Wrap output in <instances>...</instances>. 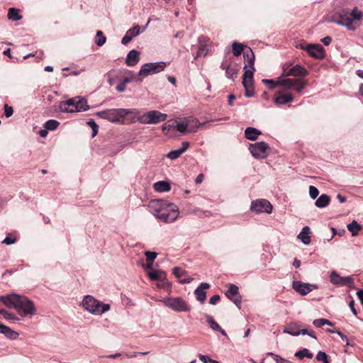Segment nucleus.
Listing matches in <instances>:
<instances>
[{
    "mask_svg": "<svg viewBox=\"0 0 363 363\" xmlns=\"http://www.w3.org/2000/svg\"><path fill=\"white\" fill-rule=\"evenodd\" d=\"M148 209L157 219L167 223L174 222L180 214L176 204L164 200H151L148 203Z\"/></svg>",
    "mask_w": 363,
    "mask_h": 363,
    "instance_id": "f257e3e1",
    "label": "nucleus"
},
{
    "mask_svg": "<svg viewBox=\"0 0 363 363\" xmlns=\"http://www.w3.org/2000/svg\"><path fill=\"white\" fill-rule=\"evenodd\" d=\"M0 301L6 306L13 308L21 317L36 314V308L33 301L25 296L11 294L0 296Z\"/></svg>",
    "mask_w": 363,
    "mask_h": 363,
    "instance_id": "f03ea898",
    "label": "nucleus"
},
{
    "mask_svg": "<svg viewBox=\"0 0 363 363\" xmlns=\"http://www.w3.org/2000/svg\"><path fill=\"white\" fill-rule=\"evenodd\" d=\"M245 65L243 69L245 73L242 76V85L245 89V96L251 97L254 95L253 89V75L255 71V55L251 49L244 52Z\"/></svg>",
    "mask_w": 363,
    "mask_h": 363,
    "instance_id": "7ed1b4c3",
    "label": "nucleus"
},
{
    "mask_svg": "<svg viewBox=\"0 0 363 363\" xmlns=\"http://www.w3.org/2000/svg\"><path fill=\"white\" fill-rule=\"evenodd\" d=\"M363 14L362 12L357 7L354 8L352 11L348 9H342L338 13L339 19H332V21L337 25L346 27L350 30H354L357 28L355 22L359 21Z\"/></svg>",
    "mask_w": 363,
    "mask_h": 363,
    "instance_id": "20e7f679",
    "label": "nucleus"
},
{
    "mask_svg": "<svg viewBox=\"0 0 363 363\" xmlns=\"http://www.w3.org/2000/svg\"><path fill=\"white\" fill-rule=\"evenodd\" d=\"M82 306L84 310L94 315H101L108 311L111 308L109 304L104 303L90 295H86L84 297Z\"/></svg>",
    "mask_w": 363,
    "mask_h": 363,
    "instance_id": "39448f33",
    "label": "nucleus"
},
{
    "mask_svg": "<svg viewBox=\"0 0 363 363\" xmlns=\"http://www.w3.org/2000/svg\"><path fill=\"white\" fill-rule=\"evenodd\" d=\"M59 108L62 112L74 113L85 111L88 110L89 106L84 98L76 96L65 101H62L59 105Z\"/></svg>",
    "mask_w": 363,
    "mask_h": 363,
    "instance_id": "423d86ee",
    "label": "nucleus"
},
{
    "mask_svg": "<svg viewBox=\"0 0 363 363\" xmlns=\"http://www.w3.org/2000/svg\"><path fill=\"white\" fill-rule=\"evenodd\" d=\"M167 308L177 313H187L191 309L189 303L180 296H169L160 300Z\"/></svg>",
    "mask_w": 363,
    "mask_h": 363,
    "instance_id": "0eeeda50",
    "label": "nucleus"
},
{
    "mask_svg": "<svg viewBox=\"0 0 363 363\" xmlns=\"http://www.w3.org/2000/svg\"><path fill=\"white\" fill-rule=\"evenodd\" d=\"M167 66L165 62H149L144 64L140 67V69L138 74L140 78L138 81H142L143 78L148 75L155 74L163 71Z\"/></svg>",
    "mask_w": 363,
    "mask_h": 363,
    "instance_id": "6e6552de",
    "label": "nucleus"
},
{
    "mask_svg": "<svg viewBox=\"0 0 363 363\" xmlns=\"http://www.w3.org/2000/svg\"><path fill=\"white\" fill-rule=\"evenodd\" d=\"M126 113L127 111H125L124 108H111L99 111L97 115L112 123H124Z\"/></svg>",
    "mask_w": 363,
    "mask_h": 363,
    "instance_id": "1a4fd4ad",
    "label": "nucleus"
},
{
    "mask_svg": "<svg viewBox=\"0 0 363 363\" xmlns=\"http://www.w3.org/2000/svg\"><path fill=\"white\" fill-rule=\"evenodd\" d=\"M167 118L166 113L157 110H152L145 112L139 118V123L141 124H157L165 121Z\"/></svg>",
    "mask_w": 363,
    "mask_h": 363,
    "instance_id": "9d476101",
    "label": "nucleus"
},
{
    "mask_svg": "<svg viewBox=\"0 0 363 363\" xmlns=\"http://www.w3.org/2000/svg\"><path fill=\"white\" fill-rule=\"evenodd\" d=\"M280 86L286 89H294L300 93L306 86V81L298 78L282 77V74L279 77Z\"/></svg>",
    "mask_w": 363,
    "mask_h": 363,
    "instance_id": "9b49d317",
    "label": "nucleus"
},
{
    "mask_svg": "<svg viewBox=\"0 0 363 363\" xmlns=\"http://www.w3.org/2000/svg\"><path fill=\"white\" fill-rule=\"evenodd\" d=\"M296 47L306 50L312 57L323 59L325 57L324 49L320 44H308L301 41Z\"/></svg>",
    "mask_w": 363,
    "mask_h": 363,
    "instance_id": "f8f14e48",
    "label": "nucleus"
},
{
    "mask_svg": "<svg viewBox=\"0 0 363 363\" xmlns=\"http://www.w3.org/2000/svg\"><path fill=\"white\" fill-rule=\"evenodd\" d=\"M272 209L270 202L263 199L252 201L250 206V211L255 213H271Z\"/></svg>",
    "mask_w": 363,
    "mask_h": 363,
    "instance_id": "ddd939ff",
    "label": "nucleus"
},
{
    "mask_svg": "<svg viewBox=\"0 0 363 363\" xmlns=\"http://www.w3.org/2000/svg\"><path fill=\"white\" fill-rule=\"evenodd\" d=\"M269 147L264 142H258L249 145V150L252 155L255 158L264 159L268 155L267 150Z\"/></svg>",
    "mask_w": 363,
    "mask_h": 363,
    "instance_id": "4468645a",
    "label": "nucleus"
},
{
    "mask_svg": "<svg viewBox=\"0 0 363 363\" xmlns=\"http://www.w3.org/2000/svg\"><path fill=\"white\" fill-rule=\"evenodd\" d=\"M330 282L337 286H347L354 287V279L351 277H341L336 271L333 270L330 274Z\"/></svg>",
    "mask_w": 363,
    "mask_h": 363,
    "instance_id": "2eb2a0df",
    "label": "nucleus"
},
{
    "mask_svg": "<svg viewBox=\"0 0 363 363\" xmlns=\"http://www.w3.org/2000/svg\"><path fill=\"white\" fill-rule=\"evenodd\" d=\"M308 72L306 69L300 65H296L289 69L286 67V65L283 67L282 77L292 76L301 79L308 76Z\"/></svg>",
    "mask_w": 363,
    "mask_h": 363,
    "instance_id": "dca6fc26",
    "label": "nucleus"
},
{
    "mask_svg": "<svg viewBox=\"0 0 363 363\" xmlns=\"http://www.w3.org/2000/svg\"><path fill=\"white\" fill-rule=\"evenodd\" d=\"M284 333L289 334L293 336H298L299 335H308L310 337L316 339L313 330L308 331L307 329H301L298 324L293 323L289 324L284 330Z\"/></svg>",
    "mask_w": 363,
    "mask_h": 363,
    "instance_id": "f3484780",
    "label": "nucleus"
},
{
    "mask_svg": "<svg viewBox=\"0 0 363 363\" xmlns=\"http://www.w3.org/2000/svg\"><path fill=\"white\" fill-rule=\"evenodd\" d=\"M292 288L301 296H305L317 289V286L308 283H303L300 281H294L292 282Z\"/></svg>",
    "mask_w": 363,
    "mask_h": 363,
    "instance_id": "a211bd4d",
    "label": "nucleus"
},
{
    "mask_svg": "<svg viewBox=\"0 0 363 363\" xmlns=\"http://www.w3.org/2000/svg\"><path fill=\"white\" fill-rule=\"evenodd\" d=\"M225 295L238 308H240L241 296L239 294V289L236 285L233 284H229V287Z\"/></svg>",
    "mask_w": 363,
    "mask_h": 363,
    "instance_id": "6ab92c4d",
    "label": "nucleus"
},
{
    "mask_svg": "<svg viewBox=\"0 0 363 363\" xmlns=\"http://www.w3.org/2000/svg\"><path fill=\"white\" fill-rule=\"evenodd\" d=\"M141 33V26L136 25L133 28L128 29L123 38L121 40L123 45H127L130 43L135 37L139 35Z\"/></svg>",
    "mask_w": 363,
    "mask_h": 363,
    "instance_id": "aec40b11",
    "label": "nucleus"
},
{
    "mask_svg": "<svg viewBox=\"0 0 363 363\" xmlns=\"http://www.w3.org/2000/svg\"><path fill=\"white\" fill-rule=\"evenodd\" d=\"M189 147V143L187 141H184L182 143V147L177 150H171L167 157L170 160H174L179 158L183 153H184Z\"/></svg>",
    "mask_w": 363,
    "mask_h": 363,
    "instance_id": "412c9836",
    "label": "nucleus"
},
{
    "mask_svg": "<svg viewBox=\"0 0 363 363\" xmlns=\"http://www.w3.org/2000/svg\"><path fill=\"white\" fill-rule=\"evenodd\" d=\"M294 97L291 93L280 91L276 94L274 101L277 104H286L288 102L292 101Z\"/></svg>",
    "mask_w": 363,
    "mask_h": 363,
    "instance_id": "4be33fe9",
    "label": "nucleus"
},
{
    "mask_svg": "<svg viewBox=\"0 0 363 363\" xmlns=\"http://www.w3.org/2000/svg\"><path fill=\"white\" fill-rule=\"evenodd\" d=\"M209 287L210 285L208 283L203 282L194 291L196 299L201 303H204L206 298V293L205 290L209 289Z\"/></svg>",
    "mask_w": 363,
    "mask_h": 363,
    "instance_id": "5701e85b",
    "label": "nucleus"
},
{
    "mask_svg": "<svg viewBox=\"0 0 363 363\" xmlns=\"http://www.w3.org/2000/svg\"><path fill=\"white\" fill-rule=\"evenodd\" d=\"M125 111H127L125 113V117H128V120H129L130 123H135L136 121L139 122V118L141 117V112L139 109L137 108H124Z\"/></svg>",
    "mask_w": 363,
    "mask_h": 363,
    "instance_id": "b1692460",
    "label": "nucleus"
},
{
    "mask_svg": "<svg viewBox=\"0 0 363 363\" xmlns=\"http://www.w3.org/2000/svg\"><path fill=\"white\" fill-rule=\"evenodd\" d=\"M140 53L138 51L135 50H130L128 54L127 55L125 62L128 66H135L138 64L139 62L140 57H139Z\"/></svg>",
    "mask_w": 363,
    "mask_h": 363,
    "instance_id": "393cba45",
    "label": "nucleus"
},
{
    "mask_svg": "<svg viewBox=\"0 0 363 363\" xmlns=\"http://www.w3.org/2000/svg\"><path fill=\"white\" fill-rule=\"evenodd\" d=\"M207 39L206 37L201 36L199 38V50L195 58H198L202 55H206L208 53V48L206 45Z\"/></svg>",
    "mask_w": 363,
    "mask_h": 363,
    "instance_id": "a878e982",
    "label": "nucleus"
},
{
    "mask_svg": "<svg viewBox=\"0 0 363 363\" xmlns=\"http://www.w3.org/2000/svg\"><path fill=\"white\" fill-rule=\"evenodd\" d=\"M310 234V228L308 226H304L297 238L301 240L304 245H309L311 241Z\"/></svg>",
    "mask_w": 363,
    "mask_h": 363,
    "instance_id": "bb28decb",
    "label": "nucleus"
},
{
    "mask_svg": "<svg viewBox=\"0 0 363 363\" xmlns=\"http://www.w3.org/2000/svg\"><path fill=\"white\" fill-rule=\"evenodd\" d=\"M0 334H4L6 337L11 340H15L18 337L17 332L3 324H0Z\"/></svg>",
    "mask_w": 363,
    "mask_h": 363,
    "instance_id": "cd10ccee",
    "label": "nucleus"
},
{
    "mask_svg": "<svg viewBox=\"0 0 363 363\" xmlns=\"http://www.w3.org/2000/svg\"><path fill=\"white\" fill-rule=\"evenodd\" d=\"M206 322L209 325L210 328L215 331L220 332L223 335L227 336V333L225 331L221 328L218 323H216L212 316L209 315H206Z\"/></svg>",
    "mask_w": 363,
    "mask_h": 363,
    "instance_id": "c85d7f7f",
    "label": "nucleus"
},
{
    "mask_svg": "<svg viewBox=\"0 0 363 363\" xmlns=\"http://www.w3.org/2000/svg\"><path fill=\"white\" fill-rule=\"evenodd\" d=\"M261 134L260 130L253 127H248L245 130V136L250 140H255Z\"/></svg>",
    "mask_w": 363,
    "mask_h": 363,
    "instance_id": "c756f323",
    "label": "nucleus"
},
{
    "mask_svg": "<svg viewBox=\"0 0 363 363\" xmlns=\"http://www.w3.org/2000/svg\"><path fill=\"white\" fill-rule=\"evenodd\" d=\"M186 123L188 124V133H196L199 126L203 124L201 123L197 119L192 118H186Z\"/></svg>",
    "mask_w": 363,
    "mask_h": 363,
    "instance_id": "7c9ffc66",
    "label": "nucleus"
},
{
    "mask_svg": "<svg viewBox=\"0 0 363 363\" xmlns=\"http://www.w3.org/2000/svg\"><path fill=\"white\" fill-rule=\"evenodd\" d=\"M154 189L157 192H168L171 187L169 184L166 181H160L154 184Z\"/></svg>",
    "mask_w": 363,
    "mask_h": 363,
    "instance_id": "2f4dec72",
    "label": "nucleus"
},
{
    "mask_svg": "<svg viewBox=\"0 0 363 363\" xmlns=\"http://www.w3.org/2000/svg\"><path fill=\"white\" fill-rule=\"evenodd\" d=\"M330 202V197L327 194H322L317 199L315 205L318 208H323L328 206Z\"/></svg>",
    "mask_w": 363,
    "mask_h": 363,
    "instance_id": "473e14b6",
    "label": "nucleus"
},
{
    "mask_svg": "<svg viewBox=\"0 0 363 363\" xmlns=\"http://www.w3.org/2000/svg\"><path fill=\"white\" fill-rule=\"evenodd\" d=\"M8 18L13 21L21 20L23 16L20 14V10L16 8H10L7 14Z\"/></svg>",
    "mask_w": 363,
    "mask_h": 363,
    "instance_id": "72a5a7b5",
    "label": "nucleus"
},
{
    "mask_svg": "<svg viewBox=\"0 0 363 363\" xmlns=\"http://www.w3.org/2000/svg\"><path fill=\"white\" fill-rule=\"evenodd\" d=\"M249 49L250 48L245 50V46L242 43L238 42H234L232 44L233 53L236 57L240 55L242 53L244 54V52Z\"/></svg>",
    "mask_w": 363,
    "mask_h": 363,
    "instance_id": "f704fd0d",
    "label": "nucleus"
},
{
    "mask_svg": "<svg viewBox=\"0 0 363 363\" xmlns=\"http://www.w3.org/2000/svg\"><path fill=\"white\" fill-rule=\"evenodd\" d=\"M148 276L152 280H157V281L166 277V272L163 270H153L148 273Z\"/></svg>",
    "mask_w": 363,
    "mask_h": 363,
    "instance_id": "c9c22d12",
    "label": "nucleus"
},
{
    "mask_svg": "<svg viewBox=\"0 0 363 363\" xmlns=\"http://www.w3.org/2000/svg\"><path fill=\"white\" fill-rule=\"evenodd\" d=\"M175 125V129L182 133H188V124L186 119L184 121H175L174 122Z\"/></svg>",
    "mask_w": 363,
    "mask_h": 363,
    "instance_id": "e433bc0d",
    "label": "nucleus"
},
{
    "mask_svg": "<svg viewBox=\"0 0 363 363\" xmlns=\"http://www.w3.org/2000/svg\"><path fill=\"white\" fill-rule=\"evenodd\" d=\"M347 229L352 236H356L361 230V225L356 220H353L347 225Z\"/></svg>",
    "mask_w": 363,
    "mask_h": 363,
    "instance_id": "4c0bfd02",
    "label": "nucleus"
},
{
    "mask_svg": "<svg viewBox=\"0 0 363 363\" xmlns=\"http://www.w3.org/2000/svg\"><path fill=\"white\" fill-rule=\"evenodd\" d=\"M223 69L225 70V75L229 79H233L237 76L238 70L230 66H225L222 65L220 67Z\"/></svg>",
    "mask_w": 363,
    "mask_h": 363,
    "instance_id": "58836bf2",
    "label": "nucleus"
},
{
    "mask_svg": "<svg viewBox=\"0 0 363 363\" xmlns=\"http://www.w3.org/2000/svg\"><path fill=\"white\" fill-rule=\"evenodd\" d=\"M294 356L296 357H298L299 359H303L304 357H307L308 359H311L313 357V354L312 352H311L308 349L304 348L303 350L297 351Z\"/></svg>",
    "mask_w": 363,
    "mask_h": 363,
    "instance_id": "ea45409f",
    "label": "nucleus"
},
{
    "mask_svg": "<svg viewBox=\"0 0 363 363\" xmlns=\"http://www.w3.org/2000/svg\"><path fill=\"white\" fill-rule=\"evenodd\" d=\"M60 123L53 119L48 120L44 124V127L47 128L48 130H55L59 126Z\"/></svg>",
    "mask_w": 363,
    "mask_h": 363,
    "instance_id": "a19ab883",
    "label": "nucleus"
},
{
    "mask_svg": "<svg viewBox=\"0 0 363 363\" xmlns=\"http://www.w3.org/2000/svg\"><path fill=\"white\" fill-rule=\"evenodd\" d=\"M106 42V38L104 35L103 32L98 30L96 34V44L101 47L104 45Z\"/></svg>",
    "mask_w": 363,
    "mask_h": 363,
    "instance_id": "79ce46f5",
    "label": "nucleus"
},
{
    "mask_svg": "<svg viewBox=\"0 0 363 363\" xmlns=\"http://www.w3.org/2000/svg\"><path fill=\"white\" fill-rule=\"evenodd\" d=\"M279 77L277 80H273V79H262V83L267 85L270 89H274L276 86H279Z\"/></svg>",
    "mask_w": 363,
    "mask_h": 363,
    "instance_id": "37998d69",
    "label": "nucleus"
},
{
    "mask_svg": "<svg viewBox=\"0 0 363 363\" xmlns=\"http://www.w3.org/2000/svg\"><path fill=\"white\" fill-rule=\"evenodd\" d=\"M157 286L160 289L169 290L171 288V284L169 282L166 277L160 279L157 283Z\"/></svg>",
    "mask_w": 363,
    "mask_h": 363,
    "instance_id": "c03bdc74",
    "label": "nucleus"
},
{
    "mask_svg": "<svg viewBox=\"0 0 363 363\" xmlns=\"http://www.w3.org/2000/svg\"><path fill=\"white\" fill-rule=\"evenodd\" d=\"M316 359L318 362H321L323 363H330L328 360V354L322 351H319L316 355Z\"/></svg>",
    "mask_w": 363,
    "mask_h": 363,
    "instance_id": "a18cd8bd",
    "label": "nucleus"
},
{
    "mask_svg": "<svg viewBox=\"0 0 363 363\" xmlns=\"http://www.w3.org/2000/svg\"><path fill=\"white\" fill-rule=\"evenodd\" d=\"M162 129L163 130V132L164 133V134H168L169 132L171 131H173L175 130V125L174 123H173L172 124H167V123H164L162 127Z\"/></svg>",
    "mask_w": 363,
    "mask_h": 363,
    "instance_id": "49530a36",
    "label": "nucleus"
},
{
    "mask_svg": "<svg viewBox=\"0 0 363 363\" xmlns=\"http://www.w3.org/2000/svg\"><path fill=\"white\" fill-rule=\"evenodd\" d=\"M0 313L4 316V318L7 320H16V318L15 315L12 313H10L6 310L0 311Z\"/></svg>",
    "mask_w": 363,
    "mask_h": 363,
    "instance_id": "de8ad7c7",
    "label": "nucleus"
},
{
    "mask_svg": "<svg viewBox=\"0 0 363 363\" xmlns=\"http://www.w3.org/2000/svg\"><path fill=\"white\" fill-rule=\"evenodd\" d=\"M172 273L174 274V275L175 277L180 278L182 276L185 274L186 272H185V270H184L183 269L180 268L179 267H175L172 269Z\"/></svg>",
    "mask_w": 363,
    "mask_h": 363,
    "instance_id": "09e8293b",
    "label": "nucleus"
},
{
    "mask_svg": "<svg viewBox=\"0 0 363 363\" xmlns=\"http://www.w3.org/2000/svg\"><path fill=\"white\" fill-rule=\"evenodd\" d=\"M318 194H319V191L316 187H315L313 186H309V195L311 199H316L318 197Z\"/></svg>",
    "mask_w": 363,
    "mask_h": 363,
    "instance_id": "8fccbe9b",
    "label": "nucleus"
},
{
    "mask_svg": "<svg viewBox=\"0 0 363 363\" xmlns=\"http://www.w3.org/2000/svg\"><path fill=\"white\" fill-rule=\"evenodd\" d=\"M145 255L147 261L151 262H153V261L156 259V257L157 256V254L156 252H150V251L145 252Z\"/></svg>",
    "mask_w": 363,
    "mask_h": 363,
    "instance_id": "3c124183",
    "label": "nucleus"
},
{
    "mask_svg": "<svg viewBox=\"0 0 363 363\" xmlns=\"http://www.w3.org/2000/svg\"><path fill=\"white\" fill-rule=\"evenodd\" d=\"M268 355L271 356L277 363H287L286 359L281 357L277 354H275L273 352H269Z\"/></svg>",
    "mask_w": 363,
    "mask_h": 363,
    "instance_id": "603ef678",
    "label": "nucleus"
},
{
    "mask_svg": "<svg viewBox=\"0 0 363 363\" xmlns=\"http://www.w3.org/2000/svg\"><path fill=\"white\" fill-rule=\"evenodd\" d=\"M4 116L6 118L11 117L13 113V109L11 106H9L7 104H4Z\"/></svg>",
    "mask_w": 363,
    "mask_h": 363,
    "instance_id": "864d4df0",
    "label": "nucleus"
},
{
    "mask_svg": "<svg viewBox=\"0 0 363 363\" xmlns=\"http://www.w3.org/2000/svg\"><path fill=\"white\" fill-rule=\"evenodd\" d=\"M87 124L91 128L92 136L94 137L97 134V132H98L97 124L93 120H90L89 121H88Z\"/></svg>",
    "mask_w": 363,
    "mask_h": 363,
    "instance_id": "5fc2aeb1",
    "label": "nucleus"
},
{
    "mask_svg": "<svg viewBox=\"0 0 363 363\" xmlns=\"http://www.w3.org/2000/svg\"><path fill=\"white\" fill-rule=\"evenodd\" d=\"M313 324L316 328H320L325 325V318L315 319L313 320Z\"/></svg>",
    "mask_w": 363,
    "mask_h": 363,
    "instance_id": "6e6d98bb",
    "label": "nucleus"
},
{
    "mask_svg": "<svg viewBox=\"0 0 363 363\" xmlns=\"http://www.w3.org/2000/svg\"><path fill=\"white\" fill-rule=\"evenodd\" d=\"M149 352H133V353H125L123 355L126 357L127 358H135L138 356V354H147Z\"/></svg>",
    "mask_w": 363,
    "mask_h": 363,
    "instance_id": "4d7b16f0",
    "label": "nucleus"
},
{
    "mask_svg": "<svg viewBox=\"0 0 363 363\" xmlns=\"http://www.w3.org/2000/svg\"><path fill=\"white\" fill-rule=\"evenodd\" d=\"M220 299V296L219 295H214L210 298L209 303L211 305H216Z\"/></svg>",
    "mask_w": 363,
    "mask_h": 363,
    "instance_id": "13d9d810",
    "label": "nucleus"
},
{
    "mask_svg": "<svg viewBox=\"0 0 363 363\" xmlns=\"http://www.w3.org/2000/svg\"><path fill=\"white\" fill-rule=\"evenodd\" d=\"M199 359L203 363L211 362V359L208 356L203 354H199Z\"/></svg>",
    "mask_w": 363,
    "mask_h": 363,
    "instance_id": "bf43d9fd",
    "label": "nucleus"
},
{
    "mask_svg": "<svg viewBox=\"0 0 363 363\" xmlns=\"http://www.w3.org/2000/svg\"><path fill=\"white\" fill-rule=\"evenodd\" d=\"M15 242H16V239L15 238H10V237H6L2 241V243L6 244V245H11V244H13Z\"/></svg>",
    "mask_w": 363,
    "mask_h": 363,
    "instance_id": "052dcab7",
    "label": "nucleus"
},
{
    "mask_svg": "<svg viewBox=\"0 0 363 363\" xmlns=\"http://www.w3.org/2000/svg\"><path fill=\"white\" fill-rule=\"evenodd\" d=\"M349 306L350 308V310L352 312V313L354 315H357V310L355 309L354 308V300H352L350 303H349Z\"/></svg>",
    "mask_w": 363,
    "mask_h": 363,
    "instance_id": "680f3d73",
    "label": "nucleus"
},
{
    "mask_svg": "<svg viewBox=\"0 0 363 363\" xmlns=\"http://www.w3.org/2000/svg\"><path fill=\"white\" fill-rule=\"evenodd\" d=\"M331 41H332V39L329 36L324 37L323 38L321 39V42L325 45H329L330 44Z\"/></svg>",
    "mask_w": 363,
    "mask_h": 363,
    "instance_id": "e2e57ef3",
    "label": "nucleus"
},
{
    "mask_svg": "<svg viewBox=\"0 0 363 363\" xmlns=\"http://www.w3.org/2000/svg\"><path fill=\"white\" fill-rule=\"evenodd\" d=\"M122 355H123V354L117 352V353H115V354H113L105 355L104 357L108 358V359H116V358L119 357H121Z\"/></svg>",
    "mask_w": 363,
    "mask_h": 363,
    "instance_id": "0e129e2a",
    "label": "nucleus"
},
{
    "mask_svg": "<svg viewBox=\"0 0 363 363\" xmlns=\"http://www.w3.org/2000/svg\"><path fill=\"white\" fill-rule=\"evenodd\" d=\"M125 85L124 84H123L122 82H121L120 84H118L116 86V89L119 92H123L125 89Z\"/></svg>",
    "mask_w": 363,
    "mask_h": 363,
    "instance_id": "69168bd1",
    "label": "nucleus"
},
{
    "mask_svg": "<svg viewBox=\"0 0 363 363\" xmlns=\"http://www.w3.org/2000/svg\"><path fill=\"white\" fill-rule=\"evenodd\" d=\"M357 296L361 303L362 305H363V290L360 289L357 291Z\"/></svg>",
    "mask_w": 363,
    "mask_h": 363,
    "instance_id": "338daca9",
    "label": "nucleus"
},
{
    "mask_svg": "<svg viewBox=\"0 0 363 363\" xmlns=\"http://www.w3.org/2000/svg\"><path fill=\"white\" fill-rule=\"evenodd\" d=\"M48 130H47V128H45V129H41L39 130L38 132V134L42 137V138H45L47 137L48 135Z\"/></svg>",
    "mask_w": 363,
    "mask_h": 363,
    "instance_id": "774afa93",
    "label": "nucleus"
}]
</instances>
